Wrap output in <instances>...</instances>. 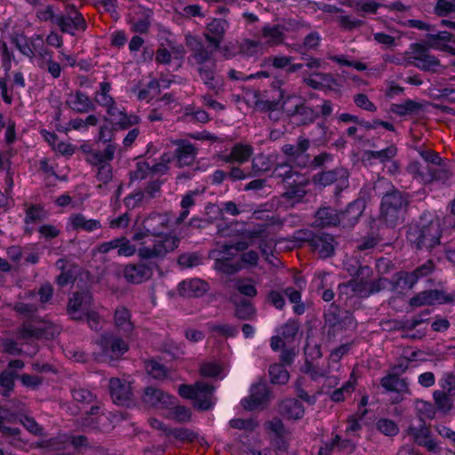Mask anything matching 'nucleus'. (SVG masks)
Returning a JSON list of instances; mask_svg holds the SVG:
<instances>
[{"label":"nucleus","instance_id":"nucleus-1","mask_svg":"<svg viewBox=\"0 0 455 455\" xmlns=\"http://www.w3.org/2000/svg\"><path fill=\"white\" fill-rule=\"evenodd\" d=\"M227 27L228 22L221 19H214L208 24L204 36L209 45H205L196 36H186V45L190 52L188 57V64L196 69L200 79L212 91H216L220 87L219 79L216 76L215 53L220 47Z\"/></svg>","mask_w":455,"mask_h":455},{"label":"nucleus","instance_id":"nucleus-2","mask_svg":"<svg viewBox=\"0 0 455 455\" xmlns=\"http://www.w3.org/2000/svg\"><path fill=\"white\" fill-rule=\"evenodd\" d=\"M441 237L440 220L429 212H424L407 229V240L419 251H430L440 246Z\"/></svg>","mask_w":455,"mask_h":455},{"label":"nucleus","instance_id":"nucleus-3","mask_svg":"<svg viewBox=\"0 0 455 455\" xmlns=\"http://www.w3.org/2000/svg\"><path fill=\"white\" fill-rule=\"evenodd\" d=\"M410 204L411 196L409 193L392 187L381 197L379 221L391 228L403 223Z\"/></svg>","mask_w":455,"mask_h":455},{"label":"nucleus","instance_id":"nucleus-4","mask_svg":"<svg viewBox=\"0 0 455 455\" xmlns=\"http://www.w3.org/2000/svg\"><path fill=\"white\" fill-rule=\"evenodd\" d=\"M156 238L152 247L139 248L138 256L140 259H163L168 253L174 251L180 243V238L173 234H165Z\"/></svg>","mask_w":455,"mask_h":455},{"label":"nucleus","instance_id":"nucleus-5","mask_svg":"<svg viewBox=\"0 0 455 455\" xmlns=\"http://www.w3.org/2000/svg\"><path fill=\"white\" fill-rule=\"evenodd\" d=\"M295 238L298 241L307 243L320 258L331 257L334 252V238L330 234L320 231L314 233L309 229H302L295 233Z\"/></svg>","mask_w":455,"mask_h":455},{"label":"nucleus","instance_id":"nucleus-6","mask_svg":"<svg viewBox=\"0 0 455 455\" xmlns=\"http://www.w3.org/2000/svg\"><path fill=\"white\" fill-rule=\"evenodd\" d=\"M56 333H59L56 327L36 320H25L17 330L18 339L23 340L39 339H52Z\"/></svg>","mask_w":455,"mask_h":455},{"label":"nucleus","instance_id":"nucleus-7","mask_svg":"<svg viewBox=\"0 0 455 455\" xmlns=\"http://www.w3.org/2000/svg\"><path fill=\"white\" fill-rule=\"evenodd\" d=\"M97 344L101 348V354L95 356L97 361H103L102 357H118L129 349L127 342L112 332L102 333Z\"/></svg>","mask_w":455,"mask_h":455},{"label":"nucleus","instance_id":"nucleus-8","mask_svg":"<svg viewBox=\"0 0 455 455\" xmlns=\"http://www.w3.org/2000/svg\"><path fill=\"white\" fill-rule=\"evenodd\" d=\"M410 306H435L455 303V293H446L443 290L430 289L420 291L411 298Z\"/></svg>","mask_w":455,"mask_h":455},{"label":"nucleus","instance_id":"nucleus-9","mask_svg":"<svg viewBox=\"0 0 455 455\" xmlns=\"http://www.w3.org/2000/svg\"><path fill=\"white\" fill-rule=\"evenodd\" d=\"M349 172L343 167H338L333 170L322 172L313 176V182L322 187L336 185V195H339L343 189L348 187Z\"/></svg>","mask_w":455,"mask_h":455},{"label":"nucleus","instance_id":"nucleus-10","mask_svg":"<svg viewBox=\"0 0 455 455\" xmlns=\"http://www.w3.org/2000/svg\"><path fill=\"white\" fill-rule=\"evenodd\" d=\"M68 13L57 15L55 24L60 28L62 33L75 35L76 30H85L86 21L83 15L76 10L75 5L68 6Z\"/></svg>","mask_w":455,"mask_h":455},{"label":"nucleus","instance_id":"nucleus-11","mask_svg":"<svg viewBox=\"0 0 455 455\" xmlns=\"http://www.w3.org/2000/svg\"><path fill=\"white\" fill-rule=\"evenodd\" d=\"M388 283H391V281L383 277L371 282H367V284H363V283H356L355 280H350L346 283L339 284V289L340 292L347 293V290H350L352 292L361 297H368L371 294L385 290Z\"/></svg>","mask_w":455,"mask_h":455},{"label":"nucleus","instance_id":"nucleus-12","mask_svg":"<svg viewBox=\"0 0 455 455\" xmlns=\"http://www.w3.org/2000/svg\"><path fill=\"white\" fill-rule=\"evenodd\" d=\"M364 191L361 190L360 197L349 203L345 210L339 212V226L344 228H352L358 222L365 206Z\"/></svg>","mask_w":455,"mask_h":455},{"label":"nucleus","instance_id":"nucleus-13","mask_svg":"<svg viewBox=\"0 0 455 455\" xmlns=\"http://www.w3.org/2000/svg\"><path fill=\"white\" fill-rule=\"evenodd\" d=\"M87 417L83 423L84 427L92 425H101L106 427L108 424H119L124 418V413L105 412V410L99 405H92L89 411H86Z\"/></svg>","mask_w":455,"mask_h":455},{"label":"nucleus","instance_id":"nucleus-14","mask_svg":"<svg viewBox=\"0 0 455 455\" xmlns=\"http://www.w3.org/2000/svg\"><path fill=\"white\" fill-rule=\"evenodd\" d=\"M270 400V391L265 383L251 386L250 395L241 401L242 406L248 411L264 408Z\"/></svg>","mask_w":455,"mask_h":455},{"label":"nucleus","instance_id":"nucleus-15","mask_svg":"<svg viewBox=\"0 0 455 455\" xmlns=\"http://www.w3.org/2000/svg\"><path fill=\"white\" fill-rule=\"evenodd\" d=\"M156 267L157 265L152 260L128 264L124 269V276L129 283H141L152 277L153 271Z\"/></svg>","mask_w":455,"mask_h":455},{"label":"nucleus","instance_id":"nucleus-16","mask_svg":"<svg viewBox=\"0 0 455 455\" xmlns=\"http://www.w3.org/2000/svg\"><path fill=\"white\" fill-rule=\"evenodd\" d=\"M109 392L113 402L121 406L133 404L131 384L125 380L112 378L109 379Z\"/></svg>","mask_w":455,"mask_h":455},{"label":"nucleus","instance_id":"nucleus-17","mask_svg":"<svg viewBox=\"0 0 455 455\" xmlns=\"http://www.w3.org/2000/svg\"><path fill=\"white\" fill-rule=\"evenodd\" d=\"M141 401L146 407L157 409L169 408L174 404V397L155 387L144 388Z\"/></svg>","mask_w":455,"mask_h":455},{"label":"nucleus","instance_id":"nucleus-18","mask_svg":"<svg viewBox=\"0 0 455 455\" xmlns=\"http://www.w3.org/2000/svg\"><path fill=\"white\" fill-rule=\"evenodd\" d=\"M418 175L420 177L421 181L424 184H430L434 181L445 183L450 180L452 175L451 164L449 161L444 159L442 161V164H436L435 166L427 167V172H420L418 166H413Z\"/></svg>","mask_w":455,"mask_h":455},{"label":"nucleus","instance_id":"nucleus-19","mask_svg":"<svg viewBox=\"0 0 455 455\" xmlns=\"http://www.w3.org/2000/svg\"><path fill=\"white\" fill-rule=\"evenodd\" d=\"M172 144L177 147L173 155L177 165L184 167L193 164L197 156V148L186 140H175Z\"/></svg>","mask_w":455,"mask_h":455},{"label":"nucleus","instance_id":"nucleus-20","mask_svg":"<svg viewBox=\"0 0 455 455\" xmlns=\"http://www.w3.org/2000/svg\"><path fill=\"white\" fill-rule=\"evenodd\" d=\"M380 386L387 392H394L397 395L395 403H399L403 394H411L406 379H401L396 374H387L380 379Z\"/></svg>","mask_w":455,"mask_h":455},{"label":"nucleus","instance_id":"nucleus-21","mask_svg":"<svg viewBox=\"0 0 455 455\" xmlns=\"http://www.w3.org/2000/svg\"><path fill=\"white\" fill-rule=\"evenodd\" d=\"M292 164L289 162L277 164L272 171L271 177L279 179L280 182L287 185L299 183L302 175L293 169Z\"/></svg>","mask_w":455,"mask_h":455},{"label":"nucleus","instance_id":"nucleus-22","mask_svg":"<svg viewBox=\"0 0 455 455\" xmlns=\"http://www.w3.org/2000/svg\"><path fill=\"white\" fill-rule=\"evenodd\" d=\"M213 391L214 387L204 381L197 382V391L195 397V406L199 410H210L213 404Z\"/></svg>","mask_w":455,"mask_h":455},{"label":"nucleus","instance_id":"nucleus-23","mask_svg":"<svg viewBox=\"0 0 455 455\" xmlns=\"http://www.w3.org/2000/svg\"><path fill=\"white\" fill-rule=\"evenodd\" d=\"M169 218L166 215L153 213L143 221V228L153 236H161L168 228Z\"/></svg>","mask_w":455,"mask_h":455},{"label":"nucleus","instance_id":"nucleus-24","mask_svg":"<svg viewBox=\"0 0 455 455\" xmlns=\"http://www.w3.org/2000/svg\"><path fill=\"white\" fill-rule=\"evenodd\" d=\"M4 424H19L23 427H38L32 417L23 413H13L10 410L0 406V427Z\"/></svg>","mask_w":455,"mask_h":455},{"label":"nucleus","instance_id":"nucleus-25","mask_svg":"<svg viewBox=\"0 0 455 455\" xmlns=\"http://www.w3.org/2000/svg\"><path fill=\"white\" fill-rule=\"evenodd\" d=\"M339 212L336 209L323 206L315 212L314 224L320 228L335 227L339 226Z\"/></svg>","mask_w":455,"mask_h":455},{"label":"nucleus","instance_id":"nucleus-26","mask_svg":"<svg viewBox=\"0 0 455 455\" xmlns=\"http://www.w3.org/2000/svg\"><path fill=\"white\" fill-rule=\"evenodd\" d=\"M253 154V148L250 145L236 143L230 149V153L221 156V160L227 164H243L247 162Z\"/></svg>","mask_w":455,"mask_h":455},{"label":"nucleus","instance_id":"nucleus-27","mask_svg":"<svg viewBox=\"0 0 455 455\" xmlns=\"http://www.w3.org/2000/svg\"><path fill=\"white\" fill-rule=\"evenodd\" d=\"M278 411L286 419H299L304 415V407L298 400L289 398L280 403Z\"/></svg>","mask_w":455,"mask_h":455},{"label":"nucleus","instance_id":"nucleus-28","mask_svg":"<svg viewBox=\"0 0 455 455\" xmlns=\"http://www.w3.org/2000/svg\"><path fill=\"white\" fill-rule=\"evenodd\" d=\"M208 290V283L201 279H190L179 284L180 294L185 297H200Z\"/></svg>","mask_w":455,"mask_h":455},{"label":"nucleus","instance_id":"nucleus-29","mask_svg":"<svg viewBox=\"0 0 455 455\" xmlns=\"http://www.w3.org/2000/svg\"><path fill=\"white\" fill-rule=\"evenodd\" d=\"M310 147V140L303 136H299L295 145L292 164L295 166L305 168L310 162V156L307 153Z\"/></svg>","mask_w":455,"mask_h":455},{"label":"nucleus","instance_id":"nucleus-30","mask_svg":"<svg viewBox=\"0 0 455 455\" xmlns=\"http://www.w3.org/2000/svg\"><path fill=\"white\" fill-rule=\"evenodd\" d=\"M115 152V145L109 143L103 150L96 149L92 152L86 157V162L95 167L101 166L103 164H109L110 161L114 159Z\"/></svg>","mask_w":455,"mask_h":455},{"label":"nucleus","instance_id":"nucleus-31","mask_svg":"<svg viewBox=\"0 0 455 455\" xmlns=\"http://www.w3.org/2000/svg\"><path fill=\"white\" fill-rule=\"evenodd\" d=\"M72 99L66 101V104L77 113H87L95 109L91 99L83 92L77 91Z\"/></svg>","mask_w":455,"mask_h":455},{"label":"nucleus","instance_id":"nucleus-32","mask_svg":"<svg viewBox=\"0 0 455 455\" xmlns=\"http://www.w3.org/2000/svg\"><path fill=\"white\" fill-rule=\"evenodd\" d=\"M219 252H209V258L214 260L213 268L226 275H234L240 271L243 267L241 262L228 260L219 258Z\"/></svg>","mask_w":455,"mask_h":455},{"label":"nucleus","instance_id":"nucleus-33","mask_svg":"<svg viewBox=\"0 0 455 455\" xmlns=\"http://www.w3.org/2000/svg\"><path fill=\"white\" fill-rule=\"evenodd\" d=\"M205 209L208 213H216L217 216L215 219L219 217L221 220H224L225 213L231 216H237L242 212L237 204L233 201L221 202L219 205L210 204Z\"/></svg>","mask_w":455,"mask_h":455},{"label":"nucleus","instance_id":"nucleus-34","mask_svg":"<svg viewBox=\"0 0 455 455\" xmlns=\"http://www.w3.org/2000/svg\"><path fill=\"white\" fill-rule=\"evenodd\" d=\"M289 116H296L301 125L309 124L318 117L317 112L305 104L296 105L292 110H289Z\"/></svg>","mask_w":455,"mask_h":455},{"label":"nucleus","instance_id":"nucleus-35","mask_svg":"<svg viewBox=\"0 0 455 455\" xmlns=\"http://www.w3.org/2000/svg\"><path fill=\"white\" fill-rule=\"evenodd\" d=\"M366 404L367 397L363 396L361 399L358 411L349 417V422L351 423L350 427H363L371 424L368 419L374 418V413L364 408Z\"/></svg>","mask_w":455,"mask_h":455},{"label":"nucleus","instance_id":"nucleus-36","mask_svg":"<svg viewBox=\"0 0 455 455\" xmlns=\"http://www.w3.org/2000/svg\"><path fill=\"white\" fill-rule=\"evenodd\" d=\"M19 379L17 371L12 369H4L0 372L1 395L9 397L15 387V379Z\"/></svg>","mask_w":455,"mask_h":455},{"label":"nucleus","instance_id":"nucleus-37","mask_svg":"<svg viewBox=\"0 0 455 455\" xmlns=\"http://www.w3.org/2000/svg\"><path fill=\"white\" fill-rule=\"evenodd\" d=\"M69 221L74 229H83L92 232L101 228L100 222L97 220H87L82 213H76L70 216Z\"/></svg>","mask_w":455,"mask_h":455},{"label":"nucleus","instance_id":"nucleus-38","mask_svg":"<svg viewBox=\"0 0 455 455\" xmlns=\"http://www.w3.org/2000/svg\"><path fill=\"white\" fill-rule=\"evenodd\" d=\"M165 435L178 439L181 442H194L197 441L201 444L206 443L203 437H198L197 435L191 428H164Z\"/></svg>","mask_w":455,"mask_h":455},{"label":"nucleus","instance_id":"nucleus-39","mask_svg":"<svg viewBox=\"0 0 455 455\" xmlns=\"http://www.w3.org/2000/svg\"><path fill=\"white\" fill-rule=\"evenodd\" d=\"M263 44L259 41L243 39L238 45L239 54L246 58H257L263 54Z\"/></svg>","mask_w":455,"mask_h":455},{"label":"nucleus","instance_id":"nucleus-40","mask_svg":"<svg viewBox=\"0 0 455 455\" xmlns=\"http://www.w3.org/2000/svg\"><path fill=\"white\" fill-rule=\"evenodd\" d=\"M115 323L116 328L123 331L124 334L128 335L131 333L133 324L131 322V315L127 308L120 307L116 309Z\"/></svg>","mask_w":455,"mask_h":455},{"label":"nucleus","instance_id":"nucleus-41","mask_svg":"<svg viewBox=\"0 0 455 455\" xmlns=\"http://www.w3.org/2000/svg\"><path fill=\"white\" fill-rule=\"evenodd\" d=\"M416 283V275L405 271L396 273L391 280L393 289H411Z\"/></svg>","mask_w":455,"mask_h":455},{"label":"nucleus","instance_id":"nucleus-42","mask_svg":"<svg viewBox=\"0 0 455 455\" xmlns=\"http://www.w3.org/2000/svg\"><path fill=\"white\" fill-rule=\"evenodd\" d=\"M410 430L411 435L419 445L425 446L428 451L435 450L437 445L430 435L429 428H410Z\"/></svg>","mask_w":455,"mask_h":455},{"label":"nucleus","instance_id":"nucleus-43","mask_svg":"<svg viewBox=\"0 0 455 455\" xmlns=\"http://www.w3.org/2000/svg\"><path fill=\"white\" fill-rule=\"evenodd\" d=\"M167 409L168 411H166L165 414L166 418L180 424L187 423L189 421L191 417L190 409L181 405H175V403L173 405H171Z\"/></svg>","mask_w":455,"mask_h":455},{"label":"nucleus","instance_id":"nucleus-44","mask_svg":"<svg viewBox=\"0 0 455 455\" xmlns=\"http://www.w3.org/2000/svg\"><path fill=\"white\" fill-rule=\"evenodd\" d=\"M287 189L283 193L282 197L288 202L292 204L300 202L306 196V190L303 186L302 179L299 180V183H294L293 185H287Z\"/></svg>","mask_w":455,"mask_h":455},{"label":"nucleus","instance_id":"nucleus-45","mask_svg":"<svg viewBox=\"0 0 455 455\" xmlns=\"http://www.w3.org/2000/svg\"><path fill=\"white\" fill-rule=\"evenodd\" d=\"M413 59L416 61L414 66L423 71L435 72L440 66V60L431 54L413 56Z\"/></svg>","mask_w":455,"mask_h":455},{"label":"nucleus","instance_id":"nucleus-46","mask_svg":"<svg viewBox=\"0 0 455 455\" xmlns=\"http://www.w3.org/2000/svg\"><path fill=\"white\" fill-rule=\"evenodd\" d=\"M397 148L395 146L391 145L384 149L374 151L369 150L365 152L368 160H378L381 164L390 161L395 156Z\"/></svg>","mask_w":455,"mask_h":455},{"label":"nucleus","instance_id":"nucleus-47","mask_svg":"<svg viewBox=\"0 0 455 455\" xmlns=\"http://www.w3.org/2000/svg\"><path fill=\"white\" fill-rule=\"evenodd\" d=\"M262 36L267 39V44L276 45L283 42L284 35L279 26H265L262 29Z\"/></svg>","mask_w":455,"mask_h":455},{"label":"nucleus","instance_id":"nucleus-48","mask_svg":"<svg viewBox=\"0 0 455 455\" xmlns=\"http://www.w3.org/2000/svg\"><path fill=\"white\" fill-rule=\"evenodd\" d=\"M268 372L270 381L273 384H285L290 378L288 371L285 369L284 365L281 363H274L270 365Z\"/></svg>","mask_w":455,"mask_h":455},{"label":"nucleus","instance_id":"nucleus-49","mask_svg":"<svg viewBox=\"0 0 455 455\" xmlns=\"http://www.w3.org/2000/svg\"><path fill=\"white\" fill-rule=\"evenodd\" d=\"M12 42L23 55L29 58L34 57V51L36 50V44L33 42L32 39L28 38L23 35H20L16 36L12 39Z\"/></svg>","mask_w":455,"mask_h":455},{"label":"nucleus","instance_id":"nucleus-50","mask_svg":"<svg viewBox=\"0 0 455 455\" xmlns=\"http://www.w3.org/2000/svg\"><path fill=\"white\" fill-rule=\"evenodd\" d=\"M420 108L421 104L413 100H406L403 103L393 104L391 106V111L400 116L416 113Z\"/></svg>","mask_w":455,"mask_h":455},{"label":"nucleus","instance_id":"nucleus-51","mask_svg":"<svg viewBox=\"0 0 455 455\" xmlns=\"http://www.w3.org/2000/svg\"><path fill=\"white\" fill-rule=\"evenodd\" d=\"M235 315L240 320H251L255 315V308L252 304L243 299L240 302H235Z\"/></svg>","mask_w":455,"mask_h":455},{"label":"nucleus","instance_id":"nucleus-52","mask_svg":"<svg viewBox=\"0 0 455 455\" xmlns=\"http://www.w3.org/2000/svg\"><path fill=\"white\" fill-rule=\"evenodd\" d=\"M284 91H280L277 99L274 100H258L255 102L256 107L262 111H275L281 108H283L284 101Z\"/></svg>","mask_w":455,"mask_h":455},{"label":"nucleus","instance_id":"nucleus-53","mask_svg":"<svg viewBox=\"0 0 455 455\" xmlns=\"http://www.w3.org/2000/svg\"><path fill=\"white\" fill-rule=\"evenodd\" d=\"M293 57L291 56H269L262 60L260 67H273L278 69H286L287 67L291 63Z\"/></svg>","mask_w":455,"mask_h":455},{"label":"nucleus","instance_id":"nucleus-54","mask_svg":"<svg viewBox=\"0 0 455 455\" xmlns=\"http://www.w3.org/2000/svg\"><path fill=\"white\" fill-rule=\"evenodd\" d=\"M320 35L313 31L304 38L302 44L296 46L295 51L300 55H306V50H315L320 44Z\"/></svg>","mask_w":455,"mask_h":455},{"label":"nucleus","instance_id":"nucleus-55","mask_svg":"<svg viewBox=\"0 0 455 455\" xmlns=\"http://www.w3.org/2000/svg\"><path fill=\"white\" fill-rule=\"evenodd\" d=\"M415 409L423 424H425V419H432L435 416V409L428 402L417 400L415 402Z\"/></svg>","mask_w":455,"mask_h":455},{"label":"nucleus","instance_id":"nucleus-56","mask_svg":"<svg viewBox=\"0 0 455 455\" xmlns=\"http://www.w3.org/2000/svg\"><path fill=\"white\" fill-rule=\"evenodd\" d=\"M435 403L439 411L447 413L452 408V399L451 395L443 391L435 390L433 393Z\"/></svg>","mask_w":455,"mask_h":455},{"label":"nucleus","instance_id":"nucleus-57","mask_svg":"<svg viewBox=\"0 0 455 455\" xmlns=\"http://www.w3.org/2000/svg\"><path fill=\"white\" fill-rule=\"evenodd\" d=\"M270 170L268 160L264 156L255 157L251 162V171L248 172L249 177H255Z\"/></svg>","mask_w":455,"mask_h":455},{"label":"nucleus","instance_id":"nucleus-58","mask_svg":"<svg viewBox=\"0 0 455 455\" xmlns=\"http://www.w3.org/2000/svg\"><path fill=\"white\" fill-rule=\"evenodd\" d=\"M427 38L430 46L434 48H439L444 43L454 41V36L447 31H440L435 34H427Z\"/></svg>","mask_w":455,"mask_h":455},{"label":"nucleus","instance_id":"nucleus-59","mask_svg":"<svg viewBox=\"0 0 455 455\" xmlns=\"http://www.w3.org/2000/svg\"><path fill=\"white\" fill-rule=\"evenodd\" d=\"M356 325L357 323L354 315L349 311H344L338 317L337 325L331 327L337 330H354Z\"/></svg>","mask_w":455,"mask_h":455},{"label":"nucleus","instance_id":"nucleus-60","mask_svg":"<svg viewBox=\"0 0 455 455\" xmlns=\"http://www.w3.org/2000/svg\"><path fill=\"white\" fill-rule=\"evenodd\" d=\"M380 242V238L377 235H367L363 236L356 244V250L359 251H367L374 249Z\"/></svg>","mask_w":455,"mask_h":455},{"label":"nucleus","instance_id":"nucleus-61","mask_svg":"<svg viewBox=\"0 0 455 455\" xmlns=\"http://www.w3.org/2000/svg\"><path fill=\"white\" fill-rule=\"evenodd\" d=\"M139 122L140 117L138 116L133 114L127 115L126 112H124L123 115L113 123V124L116 129L126 130L139 124Z\"/></svg>","mask_w":455,"mask_h":455},{"label":"nucleus","instance_id":"nucleus-62","mask_svg":"<svg viewBox=\"0 0 455 455\" xmlns=\"http://www.w3.org/2000/svg\"><path fill=\"white\" fill-rule=\"evenodd\" d=\"M45 219V212L39 205H32L26 211L25 223H36Z\"/></svg>","mask_w":455,"mask_h":455},{"label":"nucleus","instance_id":"nucleus-63","mask_svg":"<svg viewBox=\"0 0 455 455\" xmlns=\"http://www.w3.org/2000/svg\"><path fill=\"white\" fill-rule=\"evenodd\" d=\"M178 264L182 267H194L202 264V257L197 252L183 253L179 256Z\"/></svg>","mask_w":455,"mask_h":455},{"label":"nucleus","instance_id":"nucleus-64","mask_svg":"<svg viewBox=\"0 0 455 455\" xmlns=\"http://www.w3.org/2000/svg\"><path fill=\"white\" fill-rule=\"evenodd\" d=\"M13 309L19 315L26 318V320H35L34 315L37 312V307L34 304L18 302L14 305Z\"/></svg>","mask_w":455,"mask_h":455}]
</instances>
